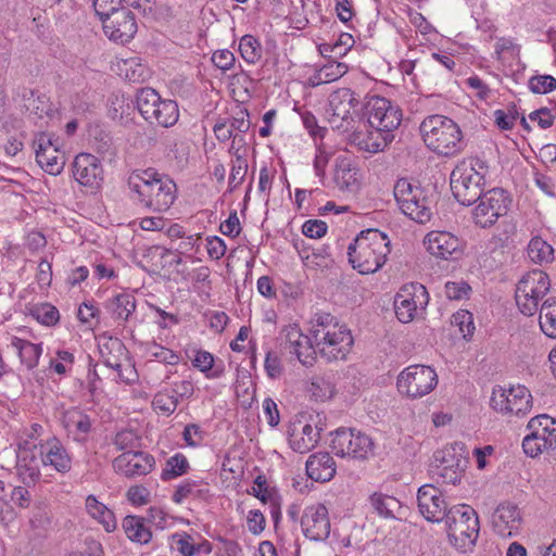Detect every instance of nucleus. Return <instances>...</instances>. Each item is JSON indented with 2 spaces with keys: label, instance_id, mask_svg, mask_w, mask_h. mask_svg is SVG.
Returning <instances> with one entry per match:
<instances>
[{
  "label": "nucleus",
  "instance_id": "nucleus-47",
  "mask_svg": "<svg viewBox=\"0 0 556 556\" xmlns=\"http://www.w3.org/2000/svg\"><path fill=\"white\" fill-rule=\"evenodd\" d=\"M191 362L195 368L205 372L207 378H218L222 375V370H214L208 374L214 365V356L207 351H197L194 357L191 358Z\"/></svg>",
  "mask_w": 556,
  "mask_h": 556
},
{
  "label": "nucleus",
  "instance_id": "nucleus-64",
  "mask_svg": "<svg viewBox=\"0 0 556 556\" xmlns=\"http://www.w3.org/2000/svg\"><path fill=\"white\" fill-rule=\"evenodd\" d=\"M249 113L247 110H241L237 113L236 116H232L229 118L228 126L231 129V131H238L240 134H245L250 129V121H249Z\"/></svg>",
  "mask_w": 556,
  "mask_h": 556
},
{
  "label": "nucleus",
  "instance_id": "nucleus-33",
  "mask_svg": "<svg viewBox=\"0 0 556 556\" xmlns=\"http://www.w3.org/2000/svg\"><path fill=\"white\" fill-rule=\"evenodd\" d=\"M106 307L111 309L114 319L127 321L136 309V299L129 293H121L111 299Z\"/></svg>",
  "mask_w": 556,
  "mask_h": 556
},
{
  "label": "nucleus",
  "instance_id": "nucleus-37",
  "mask_svg": "<svg viewBox=\"0 0 556 556\" xmlns=\"http://www.w3.org/2000/svg\"><path fill=\"white\" fill-rule=\"evenodd\" d=\"M540 328L547 337L556 339V296L546 299L541 305Z\"/></svg>",
  "mask_w": 556,
  "mask_h": 556
},
{
  "label": "nucleus",
  "instance_id": "nucleus-22",
  "mask_svg": "<svg viewBox=\"0 0 556 556\" xmlns=\"http://www.w3.org/2000/svg\"><path fill=\"white\" fill-rule=\"evenodd\" d=\"M427 251L442 260H455L462 254L460 240L446 231H431L425 238Z\"/></svg>",
  "mask_w": 556,
  "mask_h": 556
},
{
  "label": "nucleus",
  "instance_id": "nucleus-9",
  "mask_svg": "<svg viewBox=\"0 0 556 556\" xmlns=\"http://www.w3.org/2000/svg\"><path fill=\"white\" fill-rule=\"evenodd\" d=\"M429 303V293L419 282L402 286L394 298V311L401 323L413 321L419 312H424Z\"/></svg>",
  "mask_w": 556,
  "mask_h": 556
},
{
  "label": "nucleus",
  "instance_id": "nucleus-43",
  "mask_svg": "<svg viewBox=\"0 0 556 556\" xmlns=\"http://www.w3.org/2000/svg\"><path fill=\"white\" fill-rule=\"evenodd\" d=\"M29 314L38 323L47 327L55 326L60 320L59 309L51 303H39L33 305L29 309Z\"/></svg>",
  "mask_w": 556,
  "mask_h": 556
},
{
  "label": "nucleus",
  "instance_id": "nucleus-15",
  "mask_svg": "<svg viewBox=\"0 0 556 556\" xmlns=\"http://www.w3.org/2000/svg\"><path fill=\"white\" fill-rule=\"evenodd\" d=\"M103 31L113 41L127 42L137 33V23L132 12L123 8H111V14L103 17Z\"/></svg>",
  "mask_w": 556,
  "mask_h": 556
},
{
  "label": "nucleus",
  "instance_id": "nucleus-31",
  "mask_svg": "<svg viewBox=\"0 0 556 556\" xmlns=\"http://www.w3.org/2000/svg\"><path fill=\"white\" fill-rule=\"evenodd\" d=\"M23 105L30 114L38 117L48 116L52 112V104L46 94L38 93L33 89L24 90Z\"/></svg>",
  "mask_w": 556,
  "mask_h": 556
},
{
  "label": "nucleus",
  "instance_id": "nucleus-7",
  "mask_svg": "<svg viewBox=\"0 0 556 556\" xmlns=\"http://www.w3.org/2000/svg\"><path fill=\"white\" fill-rule=\"evenodd\" d=\"M319 415L313 413H300L291 421L288 435L289 443L293 451L307 453L316 446L324 430L319 426Z\"/></svg>",
  "mask_w": 556,
  "mask_h": 556
},
{
  "label": "nucleus",
  "instance_id": "nucleus-17",
  "mask_svg": "<svg viewBox=\"0 0 556 556\" xmlns=\"http://www.w3.org/2000/svg\"><path fill=\"white\" fill-rule=\"evenodd\" d=\"M38 165L48 174L56 176L61 174L65 165V156L53 144L51 137L39 132L33 140Z\"/></svg>",
  "mask_w": 556,
  "mask_h": 556
},
{
  "label": "nucleus",
  "instance_id": "nucleus-36",
  "mask_svg": "<svg viewBox=\"0 0 556 556\" xmlns=\"http://www.w3.org/2000/svg\"><path fill=\"white\" fill-rule=\"evenodd\" d=\"M163 99L153 88H141L138 90L136 96L137 109L142 117L148 121L151 115H154L156 105L161 103Z\"/></svg>",
  "mask_w": 556,
  "mask_h": 556
},
{
  "label": "nucleus",
  "instance_id": "nucleus-2",
  "mask_svg": "<svg viewBox=\"0 0 556 556\" xmlns=\"http://www.w3.org/2000/svg\"><path fill=\"white\" fill-rule=\"evenodd\" d=\"M390 252V239L376 228L362 230L348 248L350 264L362 275L378 271Z\"/></svg>",
  "mask_w": 556,
  "mask_h": 556
},
{
  "label": "nucleus",
  "instance_id": "nucleus-24",
  "mask_svg": "<svg viewBox=\"0 0 556 556\" xmlns=\"http://www.w3.org/2000/svg\"><path fill=\"white\" fill-rule=\"evenodd\" d=\"M41 455L43 465L52 466L60 473H66L72 469V457L56 437L48 439L41 445Z\"/></svg>",
  "mask_w": 556,
  "mask_h": 556
},
{
  "label": "nucleus",
  "instance_id": "nucleus-25",
  "mask_svg": "<svg viewBox=\"0 0 556 556\" xmlns=\"http://www.w3.org/2000/svg\"><path fill=\"white\" fill-rule=\"evenodd\" d=\"M306 473L316 482H328L336 475V463L327 452L312 454L306 460Z\"/></svg>",
  "mask_w": 556,
  "mask_h": 556
},
{
  "label": "nucleus",
  "instance_id": "nucleus-1",
  "mask_svg": "<svg viewBox=\"0 0 556 556\" xmlns=\"http://www.w3.org/2000/svg\"><path fill=\"white\" fill-rule=\"evenodd\" d=\"M130 198L150 212L167 211L176 200L177 186L166 175L155 168L135 169L127 180Z\"/></svg>",
  "mask_w": 556,
  "mask_h": 556
},
{
  "label": "nucleus",
  "instance_id": "nucleus-46",
  "mask_svg": "<svg viewBox=\"0 0 556 556\" xmlns=\"http://www.w3.org/2000/svg\"><path fill=\"white\" fill-rule=\"evenodd\" d=\"M15 469L16 476L24 486H35L40 477V472L34 459H30L29 462H26L25 458L23 460H18Z\"/></svg>",
  "mask_w": 556,
  "mask_h": 556
},
{
  "label": "nucleus",
  "instance_id": "nucleus-45",
  "mask_svg": "<svg viewBox=\"0 0 556 556\" xmlns=\"http://www.w3.org/2000/svg\"><path fill=\"white\" fill-rule=\"evenodd\" d=\"M189 467L187 457L181 453H177L166 460L161 479L167 481L180 477L188 472Z\"/></svg>",
  "mask_w": 556,
  "mask_h": 556
},
{
  "label": "nucleus",
  "instance_id": "nucleus-5",
  "mask_svg": "<svg viewBox=\"0 0 556 556\" xmlns=\"http://www.w3.org/2000/svg\"><path fill=\"white\" fill-rule=\"evenodd\" d=\"M549 289V277L543 270L533 269L525 274L515 291L520 312L526 316H533L539 309V301L547 294Z\"/></svg>",
  "mask_w": 556,
  "mask_h": 556
},
{
  "label": "nucleus",
  "instance_id": "nucleus-56",
  "mask_svg": "<svg viewBox=\"0 0 556 556\" xmlns=\"http://www.w3.org/2000/svg\"><path fill=\"white\" fill-rule=\"evenodd\" d=\"M213 64L222 72H227L235 66L236 56L228 49L217 50L212 55Z\"/></svg>",
  "mask_w": 556,
  "mask_h": 556
},
{
  "label": "nucleus",
  "instance_id": "nucleus-28",
  "mask_svg": "<svg viewBox=\"0 0 556 556\" xmlns=\"http://www.w3.org/2000/svg\"><path fill=\"white\" fill-rule=\"evenodd\" d=\"M465 444L455 442L450 446L438 451L434 454L435 460L439 462V467L455 468L456 470H465L467 458L463 455Z\"/></svg>",
  "mask_w": 556,
  "mask_h": 556
},
{
  "label": "nucleus",
  "instance_id": "nucleus-52",
  "mask_svg": "<svg viewBox=\"0 0 556 556\" xmlns=\"http://www.w3.org/2000/svg\"><path fill=\"white\" fill-rule=\"evenodd\" d=\"M29 523L34 530H47L51 525V517L47 506L42 504L35 505Z\"/></svg>",
  "mask_w": 556,
  "mask_h": 556
},
{
  "label": "nucleus",
  "instance_id": "nucleus-11",
  "mask_svg": "<svg viewBox=\"0 0 556 556\" xmlns=\"http://www.w3.org/2000/svg\"><path fill=\"white\" fill-rule=\"evenodd\" d=\"M330 447L337 456L365 459L372 454L374 442L365 433L340 428L336 430Z\"/></svg>",
  "mask_w": 556,
  "mask_h": 556
},
{
  "label": "nucleus",
  "instance_id": "nucleus-44",
  "mask_svg": "<svg viewBox=\"0 0 556 556\" xmlns=\"http://www.w3.org/2000/svg\"><path fill=\"white\" fill-rule=\"evenodd\" d=\"M529 257L534 263H548L554 258V249L540 237H534L528 245Z\"/></svg>",
  "mask_w": 556,
  "mask_h": 556
},
{
  "label": "nucleus",
  "instance_id": "nucleus-18",
  "mask_svg": "<svg viewBox=\"0 0 556 556\" xmlns=\"http://www.w3.org/2000/svg\"><path fill=\"white\" fill-rule=\"evenodd\" d=\"M304 535L312 541H325L330 534L328 509L323 504L312 505L304 509L301 517Z\"/></svg>",
  "mask_w": 556,
  "mask_h": 556
},
{
  "label": "nucleus",
  "instance_id": "nucleus-32",
  "mask_svg": "<svg viewBox=\"0 0 556 556\" xmlns=\"http://www.w3.org/2000/svg\"><path fill=\"white\" fill-rule=\"evenodd\" d=\"M401 211L419 224H426L432 216L431 201L425 194L424 189H421V195L416 194V198L412 199L409 208L403 207Z\"/></svg>",
  "mask_w": 556,
  "mask_h": 556
},
{
  "label": "nucleus",
  "instance_id": "nucleus-29",
  "mask_svg": "<svg viewBox=\"0 0 556 556\" xmlns=\"http://www.w3.org/2000/svg\"><path fill=\"white\" fill-rule=\"evenodd\" d=\"M122 526L127 538L132 542L147 544L152 539V532L146 527L143 517L126 516Z\"/></svg>",
  "mask_w": 556,
  "mask_h": 556
},
{
  "label": "nucleus",
  "instance_id": "nucleus-48",
  "mask_svg": "<svg viewBox=\"0 0 556 556\" xmlns=\"http://www.w3.org/2000/svg\"><path fill=\"white\" fill-rule=\"evenodd\" d=\"M104 365L116 370L118 378L127 384H131L138 379L137 370L129 362L123 364L122 362H111L110 358H105Z\"/></svg>",
  "mask_w": 556,
  "mask_h": 556
},
{
  "label": "nucleus",
  "instance_id": "nucleus-58",
  "mask_svg": "<svg viewBox=\"0 0 556 556\" xmlns=\"http://www.w3.org/2000/svg\"><path fill=\"white\" fill-rule=\"evenodd\" d=\"M138 435L132 430H122L116 433L113 443L119 451L136 447L138 444Z\"/></svg>",
  "mask_w": 556,
  "mask_h": 556
},
{
  "label": "nucleus",
  "instance_id": "nucleus-62",
  "mask_svg": "<svg viewBox=\"0 0 556 556\" xmlns=\"http://www.w3.org/2000/svg\"><path fill=\"white\" fill-rule=\"evenodd\" d=\"M529 119L531 122H536L542 129H547L553 126L555 116L552 114L549 109L541 108L531 112L529 114Z\"/></svg>",
  "mask_w": 556,
  "mask_h": 556
},
{
  "label": "nucleus",
  "instance_id": "nucleus-13",
  "mask_svg": "<svg viewBox=\"0 0 556 556\" xmlns=\"http://www.w3.org/2000/svg\"><path fill=\"white\" fill-rule=\"evenodd\" d=\"M490 404L492 408L502 414L516 416L526 415L532 407V395L525 386L509 389H494Z\"/></svg>",
  "mask_w": 556,
  "mask_h": 556
},
{
  "label": "nucleus",
  "instance_id": "nucleus-35",
  "mask_svg": "<svg viewBox=\"0 0 556 556\" xmlns=\"http://www.w3.org/2000/svg\"><path fill=\"white\" fill-rule=\"evenodd\" d=\"M357 168L346 161H341L336 168L334 181L341 190L353 191L358 188Z\"/></svg>",
  "mask_w": 556,
  "mask_h": 556
},
{
  "label": "nucleus",
  "instance_id": "nucleus-41",
  "mask_svg": "<svg viewBox=\"0 0 556 556\" xmlns=\"http://www.w3.org/2000/svg\"><path fill=\"white\" fill-rule=\"evenodd\" d=\"M290 354L295 355L299 362L306 367L314 365L316 361L317 349L315 342H312L309 337L302 338L293 348L289 350Z\"/></svg>",
  "mask_w": 556,
  "mask_h": 556
},
{
  "label": "nucleus",
  "instance_id": "nucleus-40",
  "mask_svg": "<svg viewBox=\"0 0 556 556\" xmlns=\"http://www.w3.org/2000/svg\"><path fill=\"white\" fill-rule=\"evenodd\" d=\"M348 65L341 62H328L312 78L313 85H321L341 78L348 72Z\"/></svg>",
  "mask_w": 556,
  "mask_h": 556
},
{
  "label": "nucleus",
  "instance_id": "nucleus-3",
  "mask_svg": "<svg viewBox=\"0 0 556 556\" xmlns=\"http://www.w3.org/2000/svg\"><path fill=\"white\" fill-rule=\"evenodd\" d=\"M419 129L426 146L440 155L452 156L464 149L463 132L447 116L430 115L422 121Z\"/></svg>",
  "mask_w": 556,
  "mask_h": 556
},
{
  "label": "nucleus",
  "instance_id": "nucleus-6",
  "mask_svg": "<svg viewBox=\"0 0 556 556\" xmlns=\"http://www.w3.org/2000/svg\"><path fill=\"white\" fill-rule=\"evenodd\" d=\"M312 338L317 352L327 362L345 359L354 344L352 333L345 325L331 331L329 329L325 331V328L313 329Z\"/></svg>",
  "mask_w": 556,
  "mask_h": 556
},
{
  "label": "nucleus",
  "instance_id": "nucleus-57",
  "mask_svg": "<svg viewBox=\"0 0 556 556\" xmlns=\"http://www.w3.org/2000/svg\"><path fill=\"white\" fill-rule=\"evenodd\" d=\"M470 291V286L465 281H448L445 285V294L450 300L467 298Z\"/></svg>",
  "mask_w": 556,
  "mask_h": 556
},
{
  "label": "nucleus",
  "instance_id": "nucleus-20",
  "mask_svg": "<svg viewBox=\"0 0 556 556\" xmlns=\"http://www.w3.org/2000/svg\"><path fill=\"white\" fill-rule=\"evenodd\" d=\"M523 525L520 508L510 502L501 503L493 515L495 532L503 538L517 536Z\"/></svg>",
  "mask_w": 556,
  "mask_h": 556
},
{
  "label": "nucleus",
  "instance_id": "nucleus-53",
  "mask_svg": "<svg viewBox=\"0 0 556 556\" xmlns=\"http://www.w3.org/2000/svg\"><path fill=\"white\" fill-rule=\"evenodd\" d=\"M529 88L534 93L544 94L556 89V79L551 75L532 76L529 80Z\"/></svg>",
  "mask_w": 556,
  "mask_h": 556
},
{
  "label": "nucleus",
  "instance_id": "nucleus-12",
  "mask_svg": "<svg viewBox=\"0 0 556 556\" xmlns=\"http://www.w3.org/2000/svg\"><path fill=\"white\" fill-rule=\"evenodd\" d=\"M371 129L394 131L402 122V110L383 97H371L364 106Z\"/></svg>",
  "mask_w": 556,
  "mask_h": 556
},
{
  "label": "nucleus",
  "instance_id": "nucleus-39",
  "mask_svg": "<svg viewBox=\"0 0 556 556\" xmlns=\"http://www.w3.org/2000/svg\"><path fill=\"white\" fill-rule=\"evenodd\" d=\"M393 193L401 210L409 208L412 199H415L416 194L421 195V188L414 186L406 178H401L395 182Z\"/></svg>",
  "mask_w": 556,
  "mask_h": 556
},
{
  "label": "nucleus",
  "instance_id": "nucleus-16",
  "mask_svg": "<svg viewBox=\"0 0 556 556\" xmlns=\"http://www.w3.org/2000/svg\"><path fill=\"white\" fill-rule=\"evenodd\" d=\"M417 503L419 513L430 522L443 521L450 509L442 492L432 484L418 489Z\"/></svg>",
  "mask_w": 556,
  "mask_h": 556
},
{
  "label": "nucleus",
  "instance_id": "nucleus-30",
  "mask_svg": "<svg viewBox=\"0 0 556 556\" xmlns=\"http://www.w3.org/2000/svg\"><path fill=\"white\" fill-rule=\"evenodd\" d=\"M179 118L178 104L174 100H163L156 105L154 115H151L147 122L156 123L163 127L174 126Z\"/></svg>",
  "mask_w": 556,
  "mask_h": 556
},
{
  "label": "nucleus",
  "instance_id": "nucleus-49",
  "mask_svg": "<svg viewBox=\"0 0 556 556\" xmlns=\"http://www.w3.org/2000/svg\"><path fill=\"white\" fill-rule=\"evenodd\" d=\"M248 172V161L241 154L238 153V149L235 152V160L232 161L231 173L229 177V185L232 188L240 186Z\"/></svg>",
  "mask_w": 556,
  "mask_h": 556
},
{
  "label": "nucleus",
  "instance_id": "nucleus-23",
  "mask_svg": "<svg viewBox=\"0 0 556 556\" xmlns=\"http://www.w3.org/2000/svg\"><path fill=\"white\" fill-rule=\"evenodd\" d=\"M75 179L85 187L97 188L102 180V166L97 156L89 153L78 154L72 164Z\"/></svg>",
  "mask_w": 556,
  "mask_h": 556
},
{
  "label": "nucleus",
  "instance_id": "nucleus-61",
  "mask_svg": "<svg viewBox=\"0 0 556 556\" xmlns=\"http://www.w3.org/2000/svg\"><path fill=\"white\" fill-rule=\"evenodd\" d=\"M327 224L320 219L306 220L302 227V232L313 239L321 238L327 232Z\"/></svg>",
  "mask_w": 556,
  "mask_h": 556
},
{
  "label": "nucleus",
  "instance_id": "nucleus-8",
  "mask_svg": "<svg viewBox=\"0 0 556 556\" xmlns=\"http://www.w3.org/2000/svg\"><path fill=\"white\" fill-rule=\"evenodd\" d=\"M438 383L435 371L426 365L406 367L397 377L396 387L401 394L412 399L422 397L430 393Z\"/></svg>",
  "mask_w": 556,
  "mask_h": 556
},
{
  "label": "nucleus",
  "instance_id": "nucleus-38",
  "mask_svg": "<svg viewBox=\"0 0 556 556\" xmlns=\"http://www.w3.org/2000/svg\"><path fill=\"white\" fill-rule=\"evenodd\" d=\"M370 503L377 514L384 518H394L401 509V503L397 498L382 493H374L370 496Z\"/></svg>",
  "mask_w": 556,
  "mask_h": 556
},
{
  "label": "nucleus",
  "instance_id": "nucleus-54",
  "mask_svg": "<svg viewBox=\"0 0 556 556\" xmlns=\"http://www.w3.org/2000/svg\"><path fill=\"white\" fill-rule=\"evenodd\" d=\"M148 351L152 357L164 364L176 365L180 361L178 354L167 348L157 344L156 342H152L148 348Z\"/></svg>",
  "mask_w": 556,
  "mask_h": 556
},
{
  "label": "nucleus",
  "instance_id": "nucleus-34",
  "mask_svg": "<svg viewBox=\"0 0 556 556\" xmlns=\"http://www.w3.org/2000/svg\"><path fill=\"white\" fill-rule=\"evenodd\" d=\"M394 139L393 131H380L372 129L368 136L359 139L358 147L361 150L377 153L383 151L384 148Z\"/></svg>",
  "mask_w": 556,
  "mask_h": 556
},
{
  "label": "nucleus",
  "instance_id": "nucleus-42",
  "mask_svg": "<svg viewBox=\"0 0 556 556\" xmlns=\"http://www.w3.org/2000/svg\"><path fill=\"white\" fill-rule=\"evenodd\" d=\"M239 52L247 63L255 64L262 58L263 48L257 38L252 35H244L239 41Z\"/></svg>",
  "mask_w": 556,
  "mask_h": 556
},
{
  "label": "nucleus",
  "instance_id": "nucleus-51",
  "mask_svg": "<svg viewBox=\"0 0 556 556\" xmlns=\"http://www.w3.org/2000/svg\"><path fill=\"white\" fill-rule=\"evenodd\" d=\"M452 324L459 328L464 339H469L475 330L472 314L468 311H458L452 316Z\"/></svg>",
  "mask_w": 556,
  "mask_h": 556
},
{
  "label": "nucleus",
  "instance_id": "nucleus-50",
  "mask_svg": "<svg viewBox=\"0 0 556 556\" xmlns=\"http://www.w3.org/2000/svg\"><path fill=\"white\" fill-rule=\"evenodd\" d=\"M178 403L179 401L177 400V396L168 392H159L155 394L152 402L154 409L162 412L165 415L173 414L176 410Z\"/></svg>",
  "mask_w": 556,
  "mask_h": 556
},
{
  "label": "nucleus",
  "instance_id": "nucleus-21",
  "mask_svg": "<svg viewBox=\"0 0 556 556\" xmlns=\"http://www.w3.org/2000/svg\"><path fill=\"white\" fill-rule=\"evenodd\" d=\"M154 465V457L144 452L127 451L113 460L114 469L128 478L148 475Z\"/></svg>",
  "mask_w": 556,
  "mask_h": 556
},
{
  "label": "nucleus",
  "instance_id": "nucleus-4",
  "mask_svg": "<svg viewBox=\"0 0 556 556\" xmlns=\"http://www.w3.org/2000/svg\"><path fill=\"white\" fill-rule=\"evenodd\" d=\"M450 543L459 552L470 551L479 535V519L476 510L466 504L451 506L443 520Z\"/></svg>",
  "mask_w": 556,
  "mask_h": 556
},
{
  "label": "nucleus",
  "instance_id": "nucleus-60",
  "mask_svg": "<svg viewBox=\"0 0 556 556\" xmlns=\"http://www.w3.org/2000/svg\"><path fill=\"white\" fill-rule=\"evenodd\" d=\"M249 493L257 497L263 503H267V501L271 498V490L268 488L267 479L264 475H258L254 479V485Z\"/></svg>",
  "mask_w": 556,
  "mask_h": 556
},
{
  "label": "nucleus",
  "instance_id": "nucleus-14",
  "mask_svg": "<svg viewBox=\"0 0 556 556\" xmlns=\"http://www.w3.org/2000/svg\"><path fill=\"white\" fill-rule=\"evenodd\" d=\"M485 179L471 170L456 167L451 174V189L455 199L463 205L476 203L484 193Z\"/></svg>",
  "mask_w": 556,
  "mask_h": 556
},
{
  "label": "nucleus",
  "instance_id": "nucleus-10",
  "mask_svg": "<svg viewBox=\"0 0 556 556\" xmlns=\"http://www.w3.org/2000/svg\"><path fill=\"white\" fill-rule=\"evenodd\" d=\"M478 201L472 218L481 228L491 227L501 216L506 215L511 202L508 193L502 188H493L484 192Z\"/></svg>",
  "mask_w": 556,
  "mask_h": 556
},
{
  "label": "nucleus",
  "instance_id": "nucleus-59",
  "mask_svg": "<svg viewBox=\"0 0 556 556\" xmlns=\"http://www.w3.org/2000/svg\"><path fill=\"white\" fill-rule=\"evenodd\" d=\"M30 488L24 485H16L13 488L10 500L20 508H28L31 503Z\"/></svg>",
  "mask_w": 556,
  "mask_h": 556
},
{
  "label": "nucleus",
  "instance_id": "nucleus-55",
  "mask_svg": "<svg viewBox=\"0 0 556 556\" xmlns=\"http://www.w3.org/2000/svg\"><path fill=\"white\" fill-rule=\"evenodd\" d=\"M556 425V419L551 416L543 414L531 418L528 422L527 428L536 430L539 435L547 437L551 431V426Z\"/></svg>",
  "mask_w": 556,
  "mask_h": 556
},
{
  "label": "nucleus",
  "instance_id": "nucleus-26",
  "mask_svg": "<svg viewBox=\"0 0 556 556\" xmlns=\"http://www.w3.org/2000/svg\"><path fill=\"white\" fill-rule=\"evenodd\" d=\"M8 348L18 355L21 364L28 370L34 369L38 365L42 353L41 343L36 344L15 336L11 337Z\"/></svg>",
  "mask_w": 556,
  "mask_h": 556
},
{
  "label": "nucleus",
  "instance_id": "nucleus-27",
  "mask_svg": "<svg viewBox=\"0 0 556 556\" xmlns=\"http://www.w3.org/2000/svg\"><path fill=\"white\" fill-rule=\"evenodd\" d=\"M64 425L67 431L74 435L75 441L85 442L91 431L92 420L84 412L74 409L65 415Z\"/></svg>",
  "mask_w": 556,
  "mask_h": 556
},
{
  "label": "nucleus",
  "instance_id": "nucleus-63",
  "mask_svg": "<svg viewBox=\"0 0 556 556\" xmlns=\"http://www.w3.org/2000/svg\"><path fill=\"white\" fill-rule=\"evenodd\" d=\"M219 229L223 235L228 236L230 238H236L237 236H239L241 231V226L236 210L230 212L228 218L220 224Z\"/></svg>",
  "mask_w": 556,
  "mask_h": 556
},
{
  "label": "nucleus",
  "instance_id": "nucleus-19",
  "mask_svg": "<svg viewBox=\"0 0 556 556\" xmlns=\"http://www.w3.org/2000/svg\"><path fill=\"white\" fill-rule=\"evenodd\" d=\"M359 105V99L355 92L349 88H342L333 92L329 99L331 117L329 122L337 128H349L352 121L351 110L356 111Z\"/></svg>",
  "mask_w": 556,
  "mask_h": 556
}]
</instances>
